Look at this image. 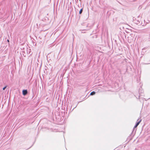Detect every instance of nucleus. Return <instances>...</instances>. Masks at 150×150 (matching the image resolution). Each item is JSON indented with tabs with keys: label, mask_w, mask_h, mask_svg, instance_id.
Listing matches in <instances>:
<instances>
[{
	"label": "nucleus",
	"mask_w": 150,
	"mask_h": 150,
	"mask_svg": "<svg viewBox=\"0 0 150 150\" xmlns=\"http://www.w3.org/2000/svg\"><path fill=\"white\" fill-rule=\"evenodd\" d=\"M135 125H136V126H137H137H138V125H137V124H136Z\"/></svg>",
	"instance_id": "8"
},
{
	"label": "nucleus",
	"mask_w": 150,
	"mask_h": 150,
	"mask_svg": "<svg viewBox=\"0 0 150 150\" xmlns=\"http://www.w3.org/2000/svg\"><path fill=\"white\" fill-rule=\"evenodd\" d=\"M6 86H5L3 88V90H4L6 89Z\"/></svg>",
	"instance_id": "5"
},
{
	"label": "nucleus",
	"mask_w": 150,
	"mask_h": 150,
	"mask_svg": "<svg viewBox=\"0 0 150 150\" xmlns=\"http://www.w3.org/2000/svg\"><path fill=\"white\" fill-rule=\"evenodd\" d=\"M82 11H83L82 9H81L79 11V13L80 14H81L82 12Z\"/></svg>",
	"instance_id": "4"
},
{
	"label": "nucleus",
	"mask_w": 150,
	"mask_h": 150,
	"mask_svg": "<svg viewBox=\"0 0 150 150\" xmlns=\"http://www.w3.org/2000/svg\"><path fill=\"white\" fill-rule=\"evenodd\" d=\"M141 121V120H140L136 124L137 125H138L140 123Z\"/></svg>",
	"instance_id": "3"
},
{
	"label": "nucleus",
	"mask_w": 150,
	"mask_h": 150,
	"mask_svg": "<svg viewBox=\"0 0 150 150\" xmlns=\"http://www.w3.org/2000/svg\"><path fill=\"white\" fill-rule=\"evenodd\" d=\"M7 41L8 42H9V40H7Z\"/></svg>",
	"instance_id": "7"
},
{
	"label": "nucleus",
	"mask_w": 150,
	"mask_h": 150,
	"mask_svg": "<svg viewBox=\"0 0 150 150\" xmlns=\"http://www.w3.org/2000/svg\"><path fill=\"white\" fill-rule=\"evenodd\" d=\"M137 127V126H136V125H135V126H134V128H136Z\"/></svg>",
	"instance_id": "6"
},
{
	"label": "nucleus",
	"mask_w": 150,
	"mask_h": 150,
	"mask_svg": "<svg viewBox=\"0 0 150 150\" xmlns=\"http://www.w3.org/2000/svg\"><path fill=\"white\" fill-rule=\"evenodd\" d=\"M95 94V92L94 91H93L91 93L90 95H93Z\"/></svg>",
	"instance_id": "2"
},
{
	"label": "nucleus",
	"mask_w": 150,
	"mask_h": 150,
	"mask_svg": "<svg viewBox=\"0 0 150 150\" xmlns=\"http://www.w3.org/2000/svg\"><path fill=\"white\" fill-rule=\"evenodd\" d=\"M27 93V90H23V94L24 95H26Z\"/></svg>",
	"instance_id": "1"
}]
</instances>
